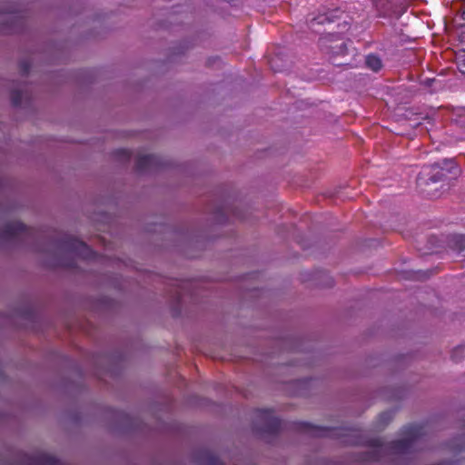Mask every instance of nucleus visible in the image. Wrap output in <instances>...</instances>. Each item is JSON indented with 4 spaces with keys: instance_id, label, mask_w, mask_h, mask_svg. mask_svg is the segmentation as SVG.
Instances as JSON below:
<instances>
[{
    "instance_id": "nucleus-12",
    "label": "nucleus",
    "mask_w": 465,
    "mask_h": 465,
    "mask_svg": "<svg viewBox=\"0 0 465 465\" xmlns=\"http://www.w3.org/2000/svg\"><path fill=\"white\" fill-rule=\"evenodd\" d=\"M195 461L199 465H224L218 456L207 450L199 451L195 456Z\"/></svg>"
},
{
    "instance_id": "nucleus-8",
    "label": "nucleus",
    "mask_w": 465,
    "mask_h": 465,
    "mask_svg": "<svg viewBox=\"0 0 465 465\" xmlns=\"http://www.w3.org/2000/svg\"><path fill=\"white\" fill-rule=\"evenodd\" d=\"M136 169L139 172H151L168 165L160 156L155 154L138 153L136 156Z\"/></svg>"
},
{
    "instance_id": "nucleus-1",
    "label": "nucleus",
    "mask_w": 465,
    "mask_h": 465,
    "mask_svg": "<svg viewBox=\"0 0 465 465\" xmlns=\"http://www.w3.org/2000/svg\"><path fill=\"white\" fill-rule=\"evenodd\" d=\"M291 426L297 431L305 432L314 437H334L341 439V441L347 445L370 446L372 450L365 453L363 458L364 460L370 461H379L384 451L398 455L410 454L414 450L416 443L426 434V426L409 424L401 429L402 439L384 444L380 438L365 439L363 431L360 429L321 427L306 421H296Z\"/></svg>"
},
{
    "instance_id": "nucleus-18",
    "label": "nucleus",
    "mask_w": 465,
    "mask_h": 465,
    "mask_svg": "<svg viewBox=\"0 0 465 465\" xmlns=\"http://www.w3.org/2000/svg\"><path fill=\"white\" fill-rule=\"evenodd\" d=\"M23 91L24 89H14L11 92V102L14 106H18L21 104L23 99Z\"/></svg>"
},
{
    "instance_id": "nucleus-31",
    "label": "nucleus",
    "mask_w": 465,
    "mask_h": 465,
    "mask_svg": "<svg viewBox=\"0 0 465 465\" xmlns=\"http://www.w3.org/2000/svg\"><path fill=\"white\" fill-rule=\"evenodd\" d=\"M103 216L106 219L108 218V215L106 213H104Z\"/></svg>"
},
{
    "instance_id": "nucleus-5",
    "label": "nucleus",
    "mask_w": 465,
    "mask_h": 465,
    "mask_svg": "<svg viewBox=\"0 0 465 465\" xmlns=\"http://www.w3.org/2000/svg\"><path fill=\"white\" fill-rule=\"evenodd\" d=\"M26 17L15 0H5L0 5V32L18 34L25 26Z\"/></svg>"
},
{
    "instance_id": "nucleus-17",
    "label": "nucleus",
    "mask_w": 465,
    "mask_h": 465,
    "mask_svg": "<svg viewBox=\"0 0 465 465\" xmlns=\"http://www.w3.org/2000/svg\"><path fill=\"white\" fill-rule=\"evenodd\" d=\"M365 64L370 69H371L374 72L379 71L382 66L381 60L378 56L373 54L368 55L366 57Z\"/></svg>"
},
{
    "instance_id": "nucleus-14",
    "label": "nucleus",
    "mask_w": 465,
    "mask_h": 465,
    "mask_svg": "<svg viewBox=\"0 0 465 465\" xmlns=\"http://www.w3.org/2000/svg\"><path fill=\"white\" fill-rule=\"evenodd\" d=\"M328 48L331 50L332 54L341 55L346 53L347 45L346 43L339 38H331L328 40Z\"/></svg>"
},
{
    "instance_id": "nucleus-6",
    "label": "nucleus",
    "mask_w": 465,
    "mask_h": 465,
    "mask_svg": "<svg viewBox=\"0 0 465 465\" xmlns=\"http://www.w3.org/2000/svg\"><path fill=\"white\" fill-rule=\"evenodd\" d=\"M286 424L273 416L268 409H258L255 411L254 430L261 434L274 435L280 432Z\"/></svg>"
},
{
    "instance_id": "nucleus-9",
    "label": "nucleus",
    "mask_w": 465,
    "mask_h": 465,
    "mask_svg": "<svg viewBox=\"0 0 465 465\" xmlns=\"http://www.w3.org/2000/svg\"><path fill=\"white\" fill-rule=\"evenodd\" d=\"M193 282L187 280H174L171 283L172 290L170 297L176 302H181L184 297L189 294Z\"/></svg>"
},
{
    "instance_id": "nucleus-24",
    "label": "nucleus",
    "mask_w": 465,
    "mask_h": 465,
    "mask_svg": "<svg viewBox=\"0 0 465 465\" xmlns=\"http://www.w3.org/2000/svg\"><path fill=\"white\" fill-rule=\"evenodd\" d=\"M463 353H464V348L463 347H457V348H455L453 350V351L451 353V359L454 361H458L460 359L462 358Z\"/></svg>"
},
{
    "instance_id": "nucleus-7",
    "label": "nucleus",
    "mask_w": 465,
    "mask_h": 465,
    "mask_svg": "<svg viewBox=\"0 0 465 465\" xmlns=\"http://www.w3.org/2000/svg\"><path fill=\"white\" fill-rule=\"evenodd\" d=\"M299 243L304 251H308L309 254L314 259L327 258V252L331 249V245L325 238L317 235H305L299 240Z\"/></svg>"
},
{
    "instance_id": "nucleus-20",
    "label": "nucleus",
    "mask_w": 465,
    "mask_h": 465,
    "mask_svg": "<svg viewBox=\"0 0 465 465\" xmlns=\"http://www.w3.org/2000/svg\"><path fill=\"white\" fill-rule=\"evenodd\" d=\"M233 214L242 221H248L251 219L252 213L249 210L236 209L233 211Z\"/></svg>"
},
{
    "instance_id": "nucleus-4",
    "label": "nucleus",
    "mask_w": 465,
    "mask_h": 465,
    "mask_svg": "<svg viewBox=\"0 0 465 465\" xmlns=\"http://www.w3.org/2000/svg\"><path fill=\"white\" fill-rule=\"evenodd\" d=\"M460 170L453 159H442L432 163L418 176L420 185L430 193H436L449 185L448 174L457 178Z\"/></svg>"
},
{
    "instance_id": "nucleus-11",
    "label": "nucleus",
    "mask_w": 465,
    "mask_h": 465,
    "mask_svg": "<svg viewBox=\"0 0 465 465\" xmlns=\"http://www.w3.org/2000/svg\"><path fill=\"white\" fill-rule=\"evenodd\" d=\"M425 117L420 115V114L413 112L412 109L401 107L399 108V113L397 114V122L409 123V126L411 128H416L421 124V120Z\"/></svg>"
},
{
    "instance_id": "nucleus-30",
    "label": "nucleus",
    "mask_w": 465,
    "mask_h": 465,
    "mask_svg": "<svg viewBox=\"0 0 465 465\" xmlns=\"http://www.w3.org/2000/svg\"><path fill=\"white\" fill-rule=\"evenodd\" d=\"M62 265H67V266H71V265H74L75 263H70V262H67V263H61Z\"/></svg>"
},
{
    "instance_id": "nucleus-27",
    "label": "nucleus",
    "mask_w": 465,
    "mask_h": 465,
    "mask_svg": "<svg viewBox=\"0 0 465 465\" xmlns=\"http://www.w3.org/2000/svg\"><path fill=\"white\" fill-rule=\"evenodd\" d=\"M93 24H94V28H97L99 26H101V22L100 20L96 19V18H94L92 20Z\"/></svg>"
},
{
    "instance_id": "nucleus-32",
    "label": "nucleus",
    "mask_w": 465,
    "mask_h": 465,
    "mask_svg": "<svg viewBox=\"0 0 465 465\" xmlns=\"http://www.w3.org/2000/svg\"><path fill=\"white\" fill-rule=\"evenodd\" d=\"M463 22H464V25H465V18H462Z\"/></svg>"
},
{
    "instance_id": "nucleus-23",
    "label": "nucleus",
    "mask_w": 465,
    "mask_h": 465,
    "mask_svg": "<svg viewBox=\"0 0 465 465\" xmlns=\"http://www.w3.org/2000/svg\"><path fill=\"white\" fill-rule=\"evenodd\" d=\"M392 417H393L392 411H384V412L381 413L379 416V420H381V423L387 424L392 420Z\"/></svg>"
},
{
    "instance_id": "nucleus-28",
    "label": "nucleus",
    "mask_w": 465,
    "mask_h": 465,
    "mask_svg": "<svg viewBox=\"0 0 465 465\" xmlns=\"http://www.w3.org/2000/svg\"><path fill=\"white\" fill-rule=\"evenodd\" d=\"M30 317H31V323L33 322L34 321V312H33V310L31 309V314H30Z\"/></svg>"
},
{
    "instance_id": "nucleus-13",
    "label": "nucleus",
    "mask_w": 465,
    "mask_h": 465,
    "mask_svg": "<svg viewBox=\"0 0 465 465\" xmlns=\"http://www.w3.org/2000/svg\"><path fill=\"white\" fill-rule=\"evenodd\" d=\"M341 20V16L338 15H321L318 17L312 20V24L317 23L318 25H322L326 22L328 23H336L337 22V27L340 29H346L347 28V23L346 21L342 20V23L341 24L340 21Z\"/></svg>"
},
{
    "instance_id": "nucleus-3",
    "label": "nucleus",
    "mask_w": 465,
    "mask_h": 465,
    "mask_svg": "<svg viewBox=\"0 0 465 465\" xmlns=\"http://www.w3.org/2000/svg\"><path fill=\"white\" fill-rule=\"evenodd\" d=\"M57 259L65 262L74 260H98L100 254L94 251L85 242L70 233H60L54 237L49 247L44 250Z\"/></svg>"
},
{
    "instance_id": "nucleus-19",
    "label": "nucleus",
    "mask_w": 465,
    "mask_h": 465,
    "mask_svg": "<svg viewBox=\"0 0 465 465\" xmlns=\"http://www.w3.org/2000/svg\"><path fill=\"white\" fill-rule=\"evenodd\" d=\"M225 220H226L225 213L222 210H218L213 214L209 223L211 224H222L225 222Z\"/></svg>"
},
{
    "instance_id": "nucleus-10",
    "label": "nucleus",
    "mask_w": 465,
    "mask_h": 465,
    "mask_svg": "<svg viewBox=\"0 0 465 465\" xmlns=\"http://www.w3.org/2000/svg\"><path fill=\"white\" fill-rule=\"evenodd\" d=\"M26 225L18 221L6 223L0 228V236L5 240H11L21 235L26 231Z\"/></svg>"
},
{
    "instance_id": "nucleus-15",
    "label": "nucleus",
    "mask_w": 465,
    "mask_h": 465,
    "mask_svg": "<svg viewBox=\"0 0 465 465\" xmlns=\"http://www.w3.org/2000/svg\"><path fill=\"white\" fill-rule=\"evenodd\" d=\"M448 246L457 252L465 250V235L453 234L448 238Z\"/></svg>"
},
{
    "instance_id": "nucleus-21",
    "label": "nucleus",
    "mask_w": 465,
    "mask_h": 465,
    "mask_svg": "<svg viewBox=\"0 0 465 465\" xmlns=\"http://www.w3.org/2000/svg\"><path fill=\"white\" fill-rule=\"evenodd\" d=\"M376 242L374 240H361L357 242L358 251H364L365 248H370L375 245Z\"/></svg>"
},
{
    "instance_id": "nucleus-29",
    "label": "nucleus",
    "mask_w": 465,
    "mask_h": 465,
    "mask_svg": "<svg viewBox=\"0 0 465 465\" xmlns=\"http://www.w3.org/2000/svg\"><path fill=\"white\" fill-rule=\"evenodd\" d=\"M461 18H465V6H464V9H463V11L461 13Z\"/></svg>"
},
{
    "instance_id": "nucleus-25",
    "label": "nucleus",
    "mask_w": 465,
    "mask_h": 465,
    "mask_svg": "<svg viewBox=\"0 0 465 465\" xmlns=\"http://www.w3.org/2000/svg\"><path fill=\"white\" fill-rule=\"evenodd\" d=\"M460 71L465 74V51L457 57Z\"/></svg>"
},
{
    "instance_id": "nucleus-22",
    "label": "nucleus",
    "mask_w": 465,
    "mask_h": 465,
    "mask_svg": "<svg viewBox=\"0 0 465 465\" xmlns=\"http://www.w3.org/2000/svg\"><path fill=\"white\" fill-rule=\"evenodd\" d=\"M115 156L122 161H127L130 159L131 153L125 149H119L114 152Z\"/></svg>"
},
{
    "instance_id": "nucleus-16",
    "label": "nucleus",
    "mask_w": 465,
    "mask_h": 465,
    "mask_svg": "<svg viewBox=\"0 0 465 465\" xmlns=\"http://www.w3.org/2000/svg\"><path fill=\"white\" fill-rule=\"evenodd\" d=\"M38 461L41 465H60V460L49 454H42L38 458H36L32 452H31V465L35 461Z\"/></svg>"
},
{
    "instance_id": "nucleus-2",
    "label": "nucleus",
    "mask_w": 465,
    "mask_h": 465,
    "mask_svg": "<svg viewBox=\"0 0 465 465\" xmlns=\"http://www.w3.org/2000/svg\"><path fill=\"white\" fill-rule=\"evenodd\" d=\"M144 231L152 233L147 247L150 253L180 252L189 259L198 258L205 247V239L189 225L170 227L162 223H149Z\"/></svg>"
},
{
    "instance_id": "nucleus-26",
    "label": "nucleus",
    "mask_w": 465,
    "mask_h": 465,
    "mask_svg": "<svg viewBox=\"0 0 465 465\" xmlns=\"http://www.w3.org/2000/svg\"><path fill=\"white\" fill-rule=\"evenodd\" d=\"M21 72L23 75H26L29 74V60H23L20 64Z\"/></svg>"
}]
</instances>
